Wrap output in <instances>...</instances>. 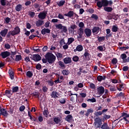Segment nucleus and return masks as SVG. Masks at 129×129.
I'll list each match as a JSON object with an SVG mask.
<instances>
[{
	"instance_id": "nucleus-23",
	"label": "nucleus",
	"mask_w": 129,
	"mask_h": 129,
	"mask_svg": "<svg viewBox=\"0 0 129 129\" xmlns=\"http://www.w3.org/2000/svg\"><path fill=\"white\" fill-rule=\"evenodd\" d=\"M35 24L36 27H41V26H43V25H44V21L38 20V21H36Z\"/></svg>"
},
{
	"instance_id": "nucleus-19",
	"label": "nucleus",
	"mask_w": 129,
	"mask_h": 129,
	"mask_svg": "<svg viewBox=\"0 0 129 129\" xmlns=\"http://www.w3.org/2000/svg\"><path fill=\"white\" fill-rule=\"evenodd\" d=\"M84 33L87 37L91 36V29L89 28H86L84 30Z\"/></svg>"
},
{
	"instance_id": "nucleus-44",
	"label": "nucleus",
	"mask_w": 129,
	"mask_h": 129,
	"mask_svg": "<svg viewBox=\"0 0 129 129\" xmlns=\"http://www.w3.org/2000/svg\"><path fill=\"white\" fill-rule=\"evenodd\" d=\"M62 73L63 75L67 76L68 75H69V74H70V72H69L68 70L67 71L66 70H63L62 71Z\"/></svg>"
},
{
	"instance_id": "nucleus-6",
	"label": "nucleus",
	"mask_w": 129,
	"mask_h": 129,
	"mask_svg": "<svg viewBox=\"0 0 129 129\" xmlns=\"http://www.w3.org/2000/svg\"><path fill=\"white\" fill-rule=\"evenodd\" d=\"M95 124H98V126L97 127H98L99 128H100L101 125H102V119L97 117L95 119Z\"/></svg>"
},
{
	"instance_id": "nucleus-35",
	"label": "nucleus",
	"mask_w": 129,
	"mask_h": 129,
	"mask_svg": "<svg viewBox=\"0 0 129 129\" xmlns=\"http://www.w3.org/2000/svg\"><path fill=\"white\" fill-rule=\"evenodd\" d=\"M108 87H110L109 88L110 91H111L112 92H113L114 91H116V88H115V86H111V85H109L108 86Z\"/></svg>"
},
{
	"instance_id": "nucleus-30",
	"label": "nucleus",
	"mask_w": 129,
	"mask_h": 129,
	"mask_svg": "<svg viewBox=\"0 0 129 129\" xmlns=\"http://www.w3.org/2000/svg\"><path fill=\"white\" fill-rule=\"evenodd\" d=\"M102 129H110L109 126L106 122H104L102 125H101L100 127Z\"/></svg>"
},
{
	"instance_id": "nucleus-2",
	"label": "nucleus",
	"mask_w": 129,
	"mask_h": 129,
	"mask_svg": "<svg viewBox=\"0 0 129 129\" xmlns=\"http://www.w3.org/2000/svg\"><path fill=\"white\" fill-rule=\"evenodd\" d=\"M55 27L57 29H59V30H62L61 32L62 33H65V34H67V33H68V29H67V27L63 26L62 24L55 25Z\"/></svg>"
},
{
	"instance_id": "nucleus-27",
	"label": "nucleus",
	"mask_w": 129,
	"mask_h": 129,
	"mask_svg": "<svg viewBox=\"0 0 129 129\" xmlns=\"http://www.w3.org/2000/svg\"><path fill=\"white\" fill-rule=\"evenodd\" d=\"M49 111H48V108L44 107V110L43 111V114L44 115L45 117H48V115H49Z\"/></svg>"
},
{
	"instance_id": "nucleus-55",
	"label": "nucleus",
	"mask_w": 129,
	"mask_h": 129,
	"mask_svg": "<svg viewBox=\"0 0 129 129\" xmlns=\"http://www.w3.org/2000/svg\"><path fill=\"white\" fill-rule=\"evenodd\" d=\"M87 101H88V102H96V99H95V98H93L92 99H88V100H87Z\"/></svg>"
},
{
	"instance_id": "nucleus-34",
	"label": "nucleus",
	"mask_w": 129,
	"mask_h": 129,
	"mask_svg": "<svg viewBox=\"0 0 129 129\" xmlns=\"http://www.w3.org/2000/svg\"><path fill=\"white\" fill-rule=\"evenodd\" d=\"M15 10L16 12H21V10H22V5H17L15 7Z\"/></svg>"
},
{
	"instance_id": "nucleus-53",
	"label": "nucleus",
	"mask_w": 129,
	"mask_h": 129,
	"mask_svg": "<svg viewBox=\"0 0 129 129\" xmlns=\"http://www.w3.org/2000/svg\"><path fill=\"white\" fill-rule=\"evenodd\" d=\"M97 80L99 82H101V81L103 80V77L102 76H98L97 77Z\"/></svg>"
},
{
	"instance_id": "nucleus-5",
	"label": "nucleus",
	"mask_w": 129,
	"mask_h": 129,
	"mask_svg": "<svg viewBox=\"0 0 129 129\" xmlns=\"http://www.w3.org/2000/svg\"><path fill=\"white\" fill-rule=\"evenodd\" d=\"M84 56L85 59L87 61H89V60H90V59H91V54H90V53H89V50H88V49H85V52L84 54Z\"/></svg>"
},
{
	"instance_id": "nucleus-11",
	"label": "nucleus",
	"mask_w": 129,
	"mask_h": 129,
	"mask_svg": "<svg viewBox=\"0 0 129 129\" xmlns=\"http://www.w3.org/2000/svg\"><path fill=\"white\" fill-rule=\"evenodd\" d=\"M11 52L9 51H4L2 52L1 53V56H2L3 59H6L7 57H9V56H10Z\"/></svg>"
},
{
	"instance_id": "nucleus-24",
	"label": "nucleus",
	"mask_w": 129,
	"mask_h": 129,
	"mask_svg": "<svg viewBox=\"0 0 129 129\" xmlns=\"http://www.w3.org/2000/svg\"><path fill=\"white\" fill-rule=\"evenodd\" d=\"M58 64L59 66V68H61V69H65L66 68V66L65 65V63L61 60H59L58 62Z\"/></svg>"
},
{
	"instance_id": "nucleus-22",
	"label": "nucleus",
	"mask_w": 129,
	"mask_h": 129,
	"mask_svg": "<svg viewBox=\"0 0 129 129\" xmlns=\"http://www.w3.org/2000/svg\"><path fill=\"white\" fill-rule=\"evenodd\" d=\"M64 64H70L72 62V59L71 57H66L63 59Z\"/></svg>"
},
{
	"instance_id": "nucleus-16",
	"label": "nucleus",
	"mask_w": 129,
	"mask_h": 129,
	"mask_svg": "<svg viewBox=\"0 0 129 129\" xmlns=\"http://www.w3.org/2000/svg\"><path fill=\"white\" fill-rule=\"evenodd\" d=\"M64 119L66 121H68V122H71L72 120H74L73 119V116L71 114L67 115V116L64 118Z\"/></svg>"
},
{
	"instance_id": "nucleus-18",
	"label": "nucleus",
	"mask_w": 129,
	"mask_h": 129,
	"mask_svg": "<svg viewBox=\"0 0 129 129\" xmlns=\"http://www.w3.org/2000/svg\"><path fill=\"white\" fill-rule=\"evenodd\" d=\"M81 52L83 51V46L81 45L77 46L76 49H74V52Z\"/></svg>"
},
{
	"instance_id": "nucleus-8",
	"label": "nucleus",
	"mask_w": 129,
	"mask_h": 129,
	"mask_svg": "<svg viewBox=\"0 0 129 129\" xmlns=\"http://www.w3.org/2000/svg\"><path fill=\"white\" fill-rule=\"evenodd\" d=\"M116 87L118 91H122V90L125 88V84L123 83L118 84L116 85Z\"/></svg>"
},
{
	"instance_id": "nucleus-58",
	"label": "nucleus",
	"mask_w": 129,
	"mask_h": 129,
	"mask_svg": "<svg viewBox=\"0 0 129 129\" xmlns=\"http://www.w3.org/2000/svg\"><path fill=\"white\" fill-rule=\"evenodd\" d=\"M91 18L92 19H94V20H98V16L96 15V14H92L91 16Z\"/></svg>"
},
{
	"instance_id": "nucleus-7",
	"label": "nucleus",
	"mask_w": 129,
	"mask_h": 129,
	"mask_svg": "<svg viewBox=\"0 0 129 129\" xmlns=\"http://www.w3.org/2000/svg\"><path fill=\"white\" fill-rule=\"evenodd\" d=\"M32 60L35 61V62H39V61H41L42 57L39 54H33L32 57H31Z\"/></svg>"
},
{
	"instance_id": "nucleus-49",
	"label": "nucleus",
	"mask_w": 129,
	"mask_h": 129,
	"mask_svg": "<svg viewBox=\"0 0 129 129\" xmlns=\"http://www.w3.org/2000/svg\"><path fill=\"white\" fill-rule=\"evenodd\" d=\"M73 61H74V62H78V61H79V57L77 55L73 56Z\"/></svg>"
},
{
	"instance_id": "nucleus-39",
	"label": "nucleus",
	"mask_w": 129,
	"mask_h": 129,
	"mask_svg": "<svg viewBox=\"0 0 129 129\" xmlns=\"http://www.w3.org/2000/svg\"><path fill=\"white\" fill-rule=\"evenodd\" d=\"M21 60H22V55H16V58H15L16 62H19V61H21Z\"/></svg>"
},
{
	"instance_id": "nucleus-29",
	"label": "nucleus",
	"mask_w": 129,
	"mask_h": 129,
	"mask_svg": "<svg viewBox=\"0 0 129 129\" xmlns=\"http://www.w3.org/2000/svg\"><path fill=\"white\" fill-rule=\"evenodd\" d=\"M110 117H111V116H110V115H107L105 114L103 116V118H102L103 122H104V121H105V120H107V119H109Z\"/></svg>"
},
{
	"instance_id": "nucleus-54",
	"label": "nucleus",
	"mask_w": 129,
	"mask_h": 129,
	"mask_svg": "<svg viewBox=\"0 0 129 129\" xmlns=\"http://www.w3.org/2000/svg\"><path fill=\"white\" fill-rule=\"evenodd\" d=\"M11 36H15V34H14V33L13 32V31H9L7 35V38H10Z\"/></svg>"
},
{
	"instance_id": "nucleus-31",
	"label": "nucleus",
	"mask_w": 129,
	"mask_h": 129,
	"mask_svg": "<svg viewBox=\"0 0 129 129\" xmlns=\"http://www.w3.org/2000/svg\"><path fill=\"white\" fill-rule=\"evenodd\" d=\"M31 96L35 97V98H39V96H40V93H39V92H33L31 94Z\"/></svg>"
},
{
	"instance_id": "nucleus-21",
	"label": "nucleus",
	"mask_w": 129,
	"mask_h": 129,
	"mask_svg": "<svg viewBox=\"0 0 129 129\" xmlns=\"http://www.w3.org/2000/svg\"><path fill=\"white\" fill-rule=\"evenodd\" d=\"M8 73L10 75L11 80H14L15 79V73L12 70H9Z\"/></svg>"
},
{
	"instance_id": "nucleus-37",
	"label": "nucleus",
	"mask_w": 129,
	"mask_h": 129,
	"mask_svg": "<svg viewBox=\"0 0 129 129\" xmlns=\"http://www.w3.org/2000/svg\"><path fill=\"white\" fill-rule=\"evenodd\" d=\"M97 39L98 42H103L105 40V36H97Z\"/></svg>"
},
{
	"instance_id": "nucleus-28",
	"label": "nucleus",
	"mask_w": 129,
	"mask_h": 129,
	"mask_svg": "<svg viewBox=\"0 0 129 129\" xmlns=\"http://www.w3.org/2000/svg\"><path fill=\"white\" fill-rule=\"evenodd\" d=\"M12 89V93H16L19 92V87L18 86H13L11 88Z\"/></svg>"
},
{
	"instance_id": "nucleus-61",
	"label": "nucleus",
	"mask_w": 129,
	"mask_h": 129,
	"mask_svg": "<svg viewBox=\"0 0 129 129\" xmlns=\"http://www.w3.org/2000/svg\"><path fill=\"white\" fill-rule=\"evenodd\" d=\"M47 83L50 86H53L54 85V82L53 81L48 80L47 81Z\"/></svg>"
},
{
	"instance_id": "nucleus-14",
	"label": "nucleus",
	"mask_w": 129,
	"mask_h": 129,
	"mask_svg": "<svg viewBox=\"0 0 129 129\" xmlns=\"http://www.w3.org/2000/svg\"><path fill=\"white\" fill-rule=\"evenodd\" d=\"M97 90L98 93V94H99V95H102V94H103V93H104V87H103L102 86H100V87L97 88Z\"/></svg>"
},
{
	"instance_id": "nucleus-46",
	"label": "nucleus",
	"mask_w": 129,
	"mask_h": 129,
	"mask_svg": "<svg viewBox=\"0 0 129 129\" xmlns=\"http://www.w3.org/2000/svg\"><path fill=\"white\" fill-rule=\"evenodd\" d=\"M26 76L29 77V78H31L33 76V72L29 71L26 73Z\"/></svg>"
},
{
	"instance_id": "nucleus-63",
	"label": "nucleus",
	"mask_w": 129,
	"mask_h": 129,
	"mask_svg": "<svg viewBox=\"0 0 129 129\" xmlns=\"http://www.w3.org/2000/svg\"><path fill=\"white\" fill-rule=\"evenodd\" d=\"M48 88L46 86L42 87V91H43V92H47L48 91Z\"/></svg>"
},
{
	"instance_id": "nucleus-43",
	"label": "nucleus",
	"mask_w": 129,
	"mask_h": 129,
	"mask_svg": "<svg viewBox=\"0 0 129 129\" xmlns=\"http://www.w3.org/2000/svg\"><path fill=\"white\" fill-rule=\"evenodd\" d=\"M118 30V27L117 26L114 25L112 26L111 31L112 32L116 33V32H117V30Z\"/></svg>"
},
{
	"instance_id": "nucleus-1",
	"label": "nucleus",
	"mask_w": 129,
	"mask_h": 129,
	"mask_svg": "<svg viewBox=\"0 0 129 129\" xmlns=\"http://www.w3.org/2000/svg\"><path fill=\"white\" fill-rule=\"evenodd\" d=\"M45 57L49 64H53L56 61V56L51 52H47L45 54Z\"/></svg>"
},
{
	"instance_id": "nucleus-33",
	"label": "nucleus",
	"mask_w": 129,
	"mask_h": 129,
	"mask_svg": "<svg viewBox=\"0 0 129 129\" xmlns=\"http://www.w3.org/2000/svg\"><path fill=\"white\" fill-rule=\"evenodd\" d=\"M54 122H55L56 124L60 123L61 122V118L59 117H54L53 119Z\"/></svg>"
},
{
	"instance_id": "nucleus-42",
	"label": "nucleus",
	"mask_w": 129,
	"mask_h": 129,
	"mask_svg": "<svg viewBox=\"0 0 129 129\" xmlns=\"http://www.w3.org/2000/svg\"><path fill=\"white\" fill-rule=\"evenodd\" d=\"M64 4H65V1L64 0H61L59 2L57 3V6H58V7H62V6H64Z\"/></svg>"
},
{
	"instance_id": "nucleus-62",
	"label": "nucleus",
	"mask_w": 129,
	"mask_h": 129,
	"mask_svg": "<svg viewBox=\"0 0 129 129\" xmlns=\"http://www.w3.org/2000/svg\"><path fill=\"white\" fill-rule=\"evenodd\" d=\"M90 83V88L91 89H95V85L92 83Z\"/></svg>"
},
{
	"instance_id": "nucleus-56",
	"label": "nucleus",
	"mask_w": 129,
	"mask_h": 129,
	"mask_svg": "<svg viewBox=\"0 0 129 129\" xmlns=\"http://www.w3.org/2000/svg\"><path fill=\"white\" fill-rule=\"evenodd\" d=\"M94 115L96 116H99L100 115H102V112L101 111H97L94 113Z\"/></svg>"
},
{
	"instance_id": "nucleus-59",
	"label": "nucleus",
	"mask_w": 129,
	"mask_h": 129,
	"mask_svg": "<svg viewBox=\"0 0 129 129\" xmlns=\"http://www.w3.org/2000/svg\"><path fill=\"white\" fill-rule=\"evenodd\" d=\"M28 116H29V119H30V120H33V118L34 117H33L32 114H31V112H30V111H28Z\"/></svg>"
},
{
	"instance_id": "nucleus-51",
	"label": "nucleus",
	"mask_w": 129,
	"mask_h": 129,
	"mask_svg": "<svg viewBox=\"0 0 129 129\" xmlns=\"http://www.w3.org/2000/svg\"><path fill=\"white\" fill-rule=\"evenodd\" d=\"M35 68L37 70H41L42 69V65L40 63H38L36 64Z\"/></svg>"
},
{
	"instance_id": "nucleus-9",
	"label": "nucleus",
	"mask_w": 129,
	"mask_h": 129,
	"mask_svg": "<svg viewBox=\"0 0 129 129\" xmlns=\"http://www.w3.org/2000/svg\"><path fill=\"white\" fill-rule=\"evenodd\" d=\"M47 12L43 11L42 12H40L38 15L39 19L40 20H45L46 19V17H47Z\"/></svg>"
},
{
	"instance_id": "nucleus-3",
	"label": "nucleus",
	"mask_w": 129,
	"mask_h": 129,
	"mask_svg": "<svg viewBox=\"0 0 129 129\" xmlns=\"http://www.w3.org/2000/svg\"><path fill=\"white\" fill-rule=\"evenodd\" d=\"M98 4L99 5V9H101L102 7H104L105 8L108 6V1L101 0V2H99Z\"/></svg>"
},
{
	"instance_id": "nucleus-12",
	"label": "nucleus",
	"mask_w": 129,
	"mask_h": 129,
	"mask_svg": "<svg viewBox=\"0 0 129 129\" xmlns=\"http://www.w3.org/2000/svg\"><path fill=\"white\" fill-rule=\"evenodd\" d=\"M12 32H13V35L15 36V35H18V34H20L21 33V28L19 26H16L14 28V30H13Z\"/></svg>"
},
{
	"instance_id": "nucleus-4",
	"label": "nucleus",
	"mask_w": 129,
	"mask_h": 129,
	"mask_svg": "<svg viewBox=\"0 0 129 129\" xmlns=\"http://www.w3.org/2000/svg\"><path fill=\"white\" fill-rule=\"evenodd\" d=\"M68 30L69 33H70V34H74L75 30H77V26L75 24H73L71 25V27H69Z\"/></svg>"
},
{
	"instance_id": "nucleus-15",
	"label": "nucleus",
	"mask_w": 129,
	"mask_h": 129,
	"mask_svg": "<svg viewBox=\"0 0 129 129\" xmlns=\"http://www.w3.org/2000/svg\"><path fill=\"white\" fill-rule=\"evenodd\" d=\"M99 31H101V29L98 26H95L92 29V33H93V34L95 33H96V34H98V33H99Z\"/></svg>"
},
{
	"instance_id": "nucleus-40",
	"label": "nucleus",
	"mask_w": 129,
	"mask_h": 129,
	"mask_svg": "<svg viewBox=\"0 0 129 129\" xmlns=\"http://www.w3.org/2000/svg\"><path fill=\"white\" fill-rule=\"evenodd\" d=\"M104 10L105 11V12H108V13H110V12L112 11V8L111 7H104Z\"/></svg>"
},
{
	"instance_id": "nucleus-38",
	"label": "nucleus",
	"mask_w": 129,
	"mask_h": 129,
	"mask_svg": "<svg viewBox=\"0 0 129 129\" xmlns=\"http://www.w3.org/2000/svg\"><path fill=\"white\" fill-rule=\"evenodd\" d=\"M74 41H75V40L73 37H71L68 39L67 44L71 45V44H72Z\"/></svg>"
},
{
	"instance_id": "nucleus-13",
	"label": "nucleus",
	"mask_w": 129,
	"mask_h": 129,
	"mask_svg": "<svg viewBox=\"0 0 129 129\" xmlns=\"http://www.w3.org/2000/svg\"><path fill=\"white\" fill-rule=\"evenodd\" d=\"M126 58H127L126 54L125 53H122L120 55L119 60L122 59L123 63H126Z\"/></svg>"
},
{
	"instance_id": "nucleus-32",
	"label": "nucleus",
	"mask_w": 129,
	"mask_h": 129,
	"mask_svg": "<svg viewBox=\"0 0 129 129\" xmlns=\"http://www.w3.org/2000/svg\"><path fill=\"white\" fill-rule=\"evenodd\" d=\"M94 111V110H93V109L92 108L88 109L87 112L85 114L86 116H89V114H90V113H92Z\"/></svg>"
},
{
	"instance_id": "nucleus-64",
	"label": "nucleus",
	"mask_w": 129,
	"mask_h": 129,
	"mask_svg": "<svg viewBox=\"0 0 129 129\" xmlns=\"http://www.w3.org/2000/svg\"><path fill=\"white\" fill-rule=\"evenodd\" d=\"M26 108V107L24 105H22L19 108L20 111H24L25 110V109Z\"/></svg>"
},
{
	"instance_id": "nucleus-17",
	"label": "nucleus",
	"mask_w": 129,
	"mask_h": 129,
	"mask_svg": "<svg viewBox=\"0 0 129 129\" xmlns=\"http://www.w3.org/2000/svg\"><path fill=\"white\" fill-rule=\"evenodd\" d=\"M84 33V31L83 30V28H79L78 34L79 36H78V39H81L82 38V36H83V34Z\"/></svg>"
},
{
	"instance_id": "nucleus-10",
	"label": "nucleus",
	"mask_w": 129,
	"mask_h": 129,
	"mask_svg": "<svg viewBox=\"0 0 129 129\" xmlns=\"http://www.w3.org/2000/svg\"><path fill=\"white\" fill-rule=\"evenodd\" d=\"M0 114L3 115L5 117H7L9 115V113H8V111L5 108H2L0 110Z\"/></svg>"
},
{
	"instance_id": "nucleus-26",
	"label": "nucleus",
	"mask_w": 129,
	"mask_h": 129,
	"mask_svg": "<svg viewBox=\"0 0 129 129\" xmlns=\"http://www.w3.org/2000/svg\"><path fill=\"white\" fill-rule=\"evenodd\" d=\"M66 17H69V18H72L74 16V12L69 11L67 14L64 15Z\"/></svg>"
},
{
	"instance_id": "nucleus-20",
	"label": "nucleus",
	"mask_w": 129,
	"mask_h": 129,
	"mask_svg": "<svg viewBox=\"0 0 129 129\" xmlns=\"http://www.w3.org/2000/svg\"><path fill=\"white\" fill-rule=\"evenodd\" d=\"M46 33L47 34H50L51 33V31L49 28H43L41 30V34L42 35H46Z\"/></svg>"
},
{
	"instance_id": "nucleus-41",
	"label": "nucleus",
	"mask_w": 129,
	"mask_h": 129,
	"mask_svg": "<svg viewBox=\"0 0 129 129\" xmlns=\"http://www.w3.org/2000/svg\"><path fill=\"white\" fill-rule=\"evenodd\" d=\"M0 4L3 7L8 6V4H7V0H0Z\"/></svg>"
},
{
	"instance_id": "nucleus-36",
	"label": "nucleus",
	"mask_w": 129,
	"mask_h": 129,
	"mask_svg": "<svg viewBox=\"0 0 129 129\" xmlns=\"http://www.w3.org/2000/svg\"><path fill=\"white\" fill-rule=\"evenodd\" d=\"M50 96H51L52 98H59V97L56 95V91H55L52 92Z\"/></svg>"
},
{
	"instance_id": "nucleus-48",
	"label": "nucleus",
	"mask_w": 129,
	"mask_h": 129,
	"mask_svg": "<svg viewBox=\"0 0 129 129\" xmlns=\"http://www.w3.org/2000/svg\"><path fill=\"white\" fill-rule=\"evenodd\" d=\"M58 101L61 104H65L66 103V99L65 98H61Z\"/></svg>"
},
{
	"instance_id": "nucleus-47",
	"label": "nucleus",
	"mask_w": 129,
	"mask_h": 129,
	"mask_svg": "<svg viewBox=\"0 0 129 129\" xmlns=\"http://www.w3.org/2000/svg\"><path fill=\"white\" fill-rule=\"evenodd\" d=\"M5 94H6V95H11V96H12V95H13V92H12L11 90H6L5 91Z\"/></svg>"
},
{
	"instance_id": "nucleus-60",
	"label": "nucleus",
	"mask_w": 129,
	"mask_h": 129,
	"mask_svg": "<svg viewBox=\"0 0 129 129\" xmlns=\"http://www.w3.org/2000/svg\"><path fill=\"white\" fill-rule=\"evenodd\" d=\"M59 44L60 45V46L63 45V44L64 45L65 44H66V42H65V40H64L63 38L61 39L60 41H59Z\"/></svg>"
},
{
	"instance_id": "nucleus-25",
	"label": "nucleus",
	"mask_w": 129,
	"mask_h": 129,
	"mask_svg": "<svg viewBox=\"0 0 129 129\" xmlns=\"http://www.w3.org/2000/svg\"><path fill=\"white\" fill-rule=\"evenodd\" d=\"M8 29L5 28L4 29V30L1 31V32H0V34L2 37H5L7 35V34H8Z\"/></svg>"
},
{
	"instance_id": "nucleus-57",
	"label": "nucleus",
	"mask_w": 129,
	"mask_h": 129,
	"mask_svg": "<svg viewBox=\"0 0 129 129\" xmlns=\"http://www.w3.org/2000/svg\"><path fill=\"white\" fill-rule=\"evenodd\" d=\"M34 6L35 9H38V8H39L38 11L39 12V11H40V8H41V5H40L39 4H38L37 3H35L34 5Z\"/></svg>"
},
{
	"instance_id": "nucleus-50",
	"label": "nucleus",
	"mask_w": 129,
	"mask_h": 129,
	"mask_svg": "<svg viewBox=\"0 0 129 129\" xmlns=\"http://www.w3.org/2000/svg\"><path fill=\"white\" fill-rule=\"evenodd\" d=\"M55 55L58 59H59V58H62L63 57V54L60 52H56Z\"/></svg>"
},
{
	"instance_id": "nucleus-52",
	"label": "nucleus",
	"mask_w": 129,
	"mask_h": 129,
	"mask_svg": "<svg viewBox=\"0 0 129 129\" xmlns=\"http://www.w3.org/2000/svg\"><path fill=\"white\" fill-rule=\"evenodd\" d=\"M111 63L113 65H115L117 63V58H113L111 60Z\"/></svg>"
},
{
	"instance_id": "nucleus-45",
	"label": "nucleus",
	"mask_w": 129,
	"mask_h": 129,
	"mask_svg": "<svg viewBox=\"0 0 129 129\" xmlns=\"http://www.w3.org/2000/svg\"><path fill=\"white\" fill-rule=\"evenodd\" d=\"M129 117V114H127V113H125L123 112L121 113V115L119 117L118 119H119L120 117Z\"/></svg>"
}]
</instances>
